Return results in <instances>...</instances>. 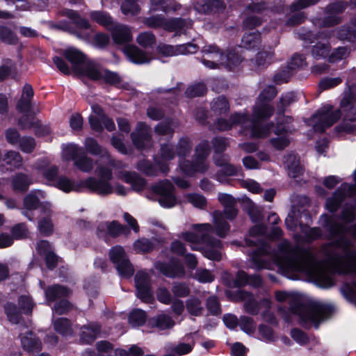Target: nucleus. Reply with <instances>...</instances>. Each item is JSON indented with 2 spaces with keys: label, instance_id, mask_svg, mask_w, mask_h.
Masks as SVG:
<instances>
[{
  "label": "nucleus",
  "instance_id": "nucleus-1",
  "mask_svg": "<svg viewBox=\"0 0 356 356\" xmlns=\"http://www.w3.org/2000/svg\"><path fill=\"white\" fill-rule=\"evenodd\" d=\"M324 227L329 232L330 237L336 238L333 250L328 254L327 264L318 262L307 250L298 246H291L288 241H283L279 245V252L274 257L268 255L266 246L258 249L252 255L253 268H269L267 259L273 258L280 269L285 272L298 271L307 274L317 285L323 288L332 284L330 270L340 273H353L356 274V251L351 246L350 236L356 238V224L347 227L336 222L334 218L323 216Z\"/></svg>",
  "mask_w": 356,
  "mask_h": 356
},
{
  "label": "nucleus",
  "instance_id": "nucleus-2",
  "mask_svg": "<svg viewBox=\"0 0 356 356\" xmlns=\"http://www.w3.org/2000/svg\"><path fill=\"white\" fill-rule=\"evenodd\" d=\"M195 231L181 233V237L190 244L193 250L201 251L204 256L210 260L220 261L222 259V244L216 238L209 236L213 227L211 224H195L193 225Z\"/></svg>",
  "mask_w": 356,
  "mask_h": 356
},
{
  "label": "nucleus",
  "instance_id": "nucleus-3",
  "mask_svg": "<svg viewBox=\"0 0 356 356\" xmlns=\"http://www.w3.org/2000/svg\"><path fill=\"white\" fill-rule=\"evenodd\" d=\"M275 297L279 302H288L290 303V309L292 314H297L300 318L306 323L314 324L318 327L319 323L327 317L331 313V307L323 304H314L305 306L300 304L293 305V296L288 293L277 291Z\"/></svg>",
  "mask_w": 356,
  "mask_h": 356
},
{
  "label": "nucleus",
  "instance_id": "nucleus-4",
  "mask_svg": "<svg viewBox=\"0 0 356 356\" xmlns=\"http://www.w3.org/2000/svg\"><path fill=\"white\" fill-rule=\"evenodd\" d=\"M202 54V63L210 69L223 66L231 70L242 61L241 56L235 51H230L224 55L216 45L205 46Z\"/></svg>",
  "mask_w": 356,
  "mask_h": 356
},
{
  "label": "nucleus",
  "instance_id": "nucleus-5",
  "mask_svg": "<svg viewBox=\"0 0 356 356\" xmlns=\"http://www.w3.org/2000/svg\"><path fill=\"white\" fill-rule=\"evenodd\" d=\"M274 108L268 102L257 100L252 111V124H246L247 129H250V136L254 138H266L269 136L273 124L260 126L256 120L268 119L273 113Z\"/></svg>",
  "mask_w": 356,
  "mask_h": 356
},
{
  "label": "nucleus",
  "instance_id": "nucleus-6",
  "mask_svg": "<svg viewBox=\"0 0 356 356\" xmlns=\"http://www.w3.org/2000/svg\"><path fill=\"white\" fill-rule=\"evenodd\" d=\"M95 172L100 177L99 179L90 177L82 184L88 190L99 195H106L113 193L114 188L109 182L113 177L111 169L99 165L97 166Z\"/></svg>",
  "mask_w": 356,
  "mask_h": 356
},
{
  "label": "nucleus",
  "instance_id": "nucleus-7",
  "mask_svg": "<svg viewBox=\"0 0 356 356\" xmlns=\"http://www.w3.org/2000/svg\"><path fill=\"white\" fill-rule=\"evenodd\" d=\"M209 154V144L207 141L201 142L195 149L193 163L189 161L180 162L181 170L186 175H191L195 172H203L207 170L208 165L206 158Z\"/></svg>",
  "mask_w": 356,
  "mask_h": 356
},
{
  "label": "nucleus",
  "instance_id": "nucleus-8",
  "mask_svg": "<svg viewBox=\"0 0 356 356\" xmlns=\"http://www.w3.org/2000/svg\"><path fill=\"white\" fill-rule=\"evenodd\" d=\"M142 22L147 27L152 29L163 28L169 31H181L185 28L188 29L192 26L191 20L186 21L180 18L166 20L161 15L145 17Z\"/></svg>",
  "mask_w": 356,
  "mask_h": 356
},
{
  "label": "nucleus",
  "instance_id": "nucleus-9",
  "mask_svg": "<svg viewBox=\"0 0 356 356\" xmlns=\"http://www.w3.org/2000/svg\"><path fill=\"white\" fill-rule=\"evenodd\" d=\"M332 107L327 106L318 111L310 120L309 124L315 131L323 132L332 126L341 116L339 110L331 111Z\"/></svg>",
  "mask_w": 356,
  "mask_h": 356
},
{
  "label": "nucleus",
  "instance_id": "nucleus-10",
  "mask_svg": "<svg viewBox=\"0 0 356 356\" xmlns=\"http://www.w3.org/2000/svg\"><path fill=\"white\" fill-rule=\"evenodd\" d=\"M109 258L120 276L129 277L134 275V268L122 246L113 247L109 251Z\"/></svg>",
  "mask_w": 356,
  "mask_h": 356
},
{
  "label": "nucleus",
  "instance_id": "nucleus-11",
  "mask_svg": "<svg viewBox=\"0 0 356 356\" xmlns=\"http://www.w3.org/2000/svg\"><path fill=\"white\" fill-rule=\"evenodd\" d=\"M354 100V95L349 92L345 94L341 102V108L346 111L348 108V111L342 123L337 127L339 131L350 133L356 128V107L352 106Z\"/></svg>",
  "mask_w": 356,
  "mask_h": 356
},
{
  "label": "nucleus",
  "instance_id": "nucleus-12",
  "mask_svg": "<svg viewBox=\"0 0 356 356\" xmlns=\"http://www.w3.org/2000/svg\"><path fill=\"white\" fill-rule=\"evenodd\" d=\"M354 185H348L347 184H341L334 193L332 196L326 200L325 206L329 211L332 213L335 212L341 205L346 195H352L356 193V169L354 172Z\"/></svg>",
  "mask_w": 356,
  "mask_h": 356
},
{
  "label": "nucleus",
  "instance_id": "nucleus-13",
  "mask_svg": "<svg viewBox=\"0 0 356 356\" xmlns=\"http://www.w3.org/2000/svg\"><path fill=\"white\" fill-rule=\"evenodd\" d=\"M154 191L159 195V202L162 207L169 208L175 204L174 186L170 181L166 180L158 183L154 186Z\"/></svg>",
  "mask_w": 356,
  "mask_h": 356
},
{
  "label": "nucleus",
  "instance_id": "nucleus-14",
  "mask_svg": "<svg viewBox=\"0 0 356 356\" xmlns=\"http://www.w3.org/2000/svg\"><path fill=\"white\" fill-rule=\"evenodd\" d=\"M97 235L99 238H106V236L118 237L121 234L129 235L130 231L125 226L120 224L116 220L111 222H102L97 227Z\"/></svg>",
  "mask_w": 356,
  "mask_h": 356
},
{
  "label": "nucleus",
  "instance_id": "nucleus-15",
  "mask_svg": "<svg viewBox=\"0 0 356 356\" xmlns=\"http://www.w3.org/2000/svg\"><path fill=\"white\" fill-rule=\"evenodd\" d=\"M248 115L245 113H234L230 116L229 120L219 118L216 122V127L219 131H227L233 126H240L245 132L247 130L246 124H252Z\"/></svg>",
  "mask_w": 356,
  "mask_h": 356
},
{
  "label": "nucleus",
  "instance_id": "nucleus-16",
  "mask_svg": "<svg viewBox=\"0 0 356 356\" xmlns=\"http://www.w3.org/2000/svg\"><path fill=\"white\" fill-rule=\"evenodd\" d=\"M137 296L143 302H149L152 298L150 289L149 275L143 271H139L135 276Z\"/></svg>",
  "mask_w": 356,
  "mask_h": 356
},
{
  "label": "nucleus",
  "instance_id": "nucleus-17",
  "mask_svg": "<svg viewBox=\"0 0 356 356\" xmlns=\"http://www.w3.org/2000/svg\"><path fill=\"white\" fill-rule=\"evenodd\" d=\"M197 49V46L193 43H187L175 47L165 44H160L157 47L158 52L165 56L194 54Z\"/></svg>",
  "mask_w": 356,
  "mask_h": 356
},
{
  "label": "nucleus",
  "instance_id": "nucleus-18",
  "mask_svg": "<svg viewBox=\"0 0 356 356\" xmlns=\"http://www.w3.org/2000/svg\"><path fill=\"white\" fill-rule=\"evenodd\" d=\"M133 143L138 149L148 146L151 140V129L143 122H138L131 134Z\"/></svg>",
  "mask_w": 356,
  "mask_h": 356
},
{
  "label": "nucleus",
  "instance_id": "nucleus-19",
  "mask_svg": "<svg viewBox=\"0 0 356 356\" xmlns=\"http://www.w3.org/2000/svg\"><path fill=\"white\" fill-rule=\"evenodd\" d=\"M44 197V193L40 190L33 191L28 194L24 200V205L28 210L36 209L40 204L42 207L44 213L49 214L51 213V204L49 202L40 203V199Z\"/></svg>",
  "mask_w": 356,
  "mask_h": 356
},
{
  "label": "nucleus",
  "instance_id": "nucleus-20",
  "mask_svg": "<svg viewBox=\"0 0 356 356\" xmlns=\"http://www.w3.org/2000/svg\"><path fill=\"white\" fill-rule=\"evenodd\" d=\"M155 268L164 275L170 277H183L185 275V270L182 264L178 263L165 264L158 262Z\"/></svg>",
  "mask_w": 356,
  "mask_h": 356
},
{
  "label": "nucleus",
  "instance_id": "nucleus-21",
  "mask_svg": "<svg viewBox=\"0 0 356 356\" xmlns=\"http://www.w3.org/2000/svg\"><path fill=\"white\" fill-rule=\"evenodd\" d=\"M109 31L111 32L113 40L117 44L129 42L132 40L131 31L126 25L115 23Z\"/></svg>",
  "mask_w": 356,
  "mask_h": 356
},
{
  "label": "nucleus",
  "instance_id": "nucleus-22",
  "mask_svg": "<svg viewBox=\"0 0 356 356\" xmlns=\"http://www.w3.org/2000/svg\"><path fill=\"white\" fill-rule=\"evenodd\" d=\"M119 177L126 183L131 184L132 188L136 191H142L146 185L145 179L138 176L136 172L128 171L120 172Z\"/></svg>",
  "mask_w": 356,
  "mask_h": 356
},
{
  "label": "nucleus",
  "instance_id": "nucleus-23",
  "mask_svg": "<svg viewBox=\"0 0 356 356\" xmlns=\"http://www.w3.org/2000/svg\"><path fill=\"white\" fill-rule=\"evenodd\" d=\"M22 345L26 350L29 353H37L41 350V341L33 334L32 332H29L21 337Z\"/></svg>",
  "mask_w": 356,
  "mask_h": 356
},
{
  "label": "nucleus",
  "instance_id": "nucleus-24",
  "mask_svg": "<svg viewBox=\"0 0 356 356\" xmlns=\"http://www.w3.org/2000/svg\"><path fill=\"white\" fill-rule=\"evenodd\" d=\"M71 293L72 291L69 289L63 286L55 284L47 288L45 291V296L47 300L52 302L58 298H67Z\"/></svg>",
  "mask_w": 356,
  "mask_h": 356
},
{
  "label": "nucleus",
  "instance_id": "nucleus-25",
  "mask_svg": "<svg viewBox=\"0 0 356 356\" xmlns=\"http://www.w3.org/2000/svg\"><path fill=\"white\" fill-rule=\"evenodd\" d=\"M124 53L131 62L136 64H142L150 60L149 57L136 46L126 47Z\"/></svg>",
  "mask_w": 356,
  "mask_h": 356
},
{
  "label": "nucleus",
  "instance_id": "nucleus-26",
  "mask_svg": "<svg viewBox=\"0 0 356 356\" xmlns=\"http://www.w3.org/2000/svg\"><path fill=\"white\" fill-rule=\"evenodd\" d=\"M237 296L239 299L244 301V307L245 311L252 315L257 314L259 311V304L256 302L252 294L244 291H238Z\"/></svg>",
  "mask_w": 356,
  "mask_h": 356
},
{
  "label": "nucleus",
  "instance_id": "nucleus-27",
  "mask_svg": "<svg viewBox=\"0 0 356 356\" xmlns=\"http://www.w3.org/2000/svg\"><path fill=\"white\" fill-rule=\"evenodd\" d=\"M215 233L220 237H225L229 230V224L225 220L223 213L219 211L213 213Z\"/></svg>",
  "mask_w": 356,
  "mask_h": 356
},
{
  "label": "nucleus",
  "instance_id": "nucleus-28",
  "mask_svg": "<svg viewBox=\"0 0 356 356\" xmlns=\"http://www.w3.org/2000/svg\"><path fill=\"white\" fill-rule=\"evenodd\" d=\"M100 333V327L97 323H92L84 325L81 327V340L83 343H90L92 342Z\"/></svg>",
  "mask_w": 356,
  "mask_h": 356
},
{
  "label": "nucleus",
  "instance_id": "nucleus-29",
  "mask_svg": "<svg viewBox=\"0 0 356 356\" xmlns=\"http://www.w3.org/2000/svg\"><path fill=\"white\" fill-rule=\"evenodd\" d=\"M31 184V178L24 173H17L12 178V186L16 191H26Z\"/></svg>",
  "mask_w": 356,
  "mask_h": 356
},
{
  "label": "nucleus",
  "instance_id": "nucleus-30",
  "mask_svg": "<svg viewBox=\"0 0 356 356\" xmlns=\"http://www.w3.org/2000/svg\"><path fill=\"white\" fill-rule=\"evenodd\" d=\"M96 162L88 156L86 154L81 153L78 159H76L74 165L83 172L90 173L94 169Z\"/></svg>",
  "mask_w": 356,
  "mask_h": 356
},
{
  "label": "nucleus",
  "instance_id": "nucleus-31",
  "mask_svg": "<svg viewBox=\"0 0 356 356\" xmlns=\"http://www.w3.org/2000/svg\"><path fill=\"white\" fill-rule=\"evenodd\" d=\"M224 8L225 4L221 0H204V3L195 6V9L198 12L204 13L216 12Z\"/></svg>",
  "mask_w": 356,
  "mask_h": 356
},
{
  "label": "nucleus",
  "instance_id": "nucleus-32",
  "mask_svg": "<svg viewBox=\"0 0 356 356\" xmlns=\"http://www.w3.org/2000/svg\"><path fill=\"white\" fill-rule=\"evenodd\" d=\"M3 161L11 170L19 169L23 165L22 156L18 152L13 150L7 152L4 155Z\"/></svg>",
  "mask_w": 356,
  "mask_h": 356
},
{
  "label": "nucleus",
  "instance_id": "nucleus-33",
  "mask_svg": "<svg viewBox=\"0 0 356 356\" xmlns=\"http://www.w3.org/2000/svg\"><path fill=\"white\" fill-rule=\"evenodd\" d=\"M36 168L48 181H54L58 175V168L56 165H48L46 161H40Z\"/></svg>",
  "mask_w": 356,
  "mask_h": 356
},
{
  "label": "nucleus",
  "instance_id": "nucleus-34",
  "mask_svg": "<svg viewBox=\"0 0 356 356\" xmlns=\"http://www.w3.org/2000/svg\"><path fill=\"white\" fill-rule=\"evenodd\" d=\"M285 163L289 176L295 178L302 173V168L300 165L299 159L295 155L290 154L287 156Z\"/></svg>",
  "mask_w": 356,
  "mask_h": 356
},
{
  "label": "nucleus",
  "instance_id": "nucleus-35",
  "mask_svg": "<svg viewBox=\"0 0 356 356\" xmlns=\"http://www.w3.org/2000/svg\"><path fill=\"white\" fill-rule=\"evenodd\" d=\"M211 109L216 115L227 113L229 110V104L227 99L222 96L213 99L211 104Z\"/></svg>",
  "mask_w": 356,
  "mask_h": 356
},
{
  "label": "nucleus",
  "instance_id": "nucleus-36",
  "mask_svg": "<svg viewBox=\"0 0 356 356\" xmlns=\"http://www.w3.org/2000/svg\"><path fill=\"white\" fill-rule=\"evenodd\" d=\"M82 148L76 144L70 143L65 145L62 150V157L65 161L73 160L75 162L76 159H78L81 155Z\"/></svg>",
  "mask_w": 356,
  "mask_h": 356
},
{
  "label": "nucleus",
  "instance_id": "nucleus-37",
  "mask_svg": "<svg viewBox=\"0 0 356 356\" xmlns=\"http://www.w3.org/2000/svg\"><path fill=\"white\" fill-rule=\"evenodd\" d=\"M186 308L188 314L193 316H200L204 312L201 300L196 297H191L186 301Z\"/></svg>",
  "mask_w": 356,
  "mask_h": 356
},
{
  "label": "nucleus",
  "instance_id": "nucleus-38",
  "mask_svg": "<svg viewBox=\"0 0 356 356\" xmlns=\"http://www.w3.org/2000/svg\"><path fill=\"white\" fill-rule=\"evenodd\" d=\"M18 125L22 129H28L32 127L35 128V134L40 136H43L49 134V129L47 127H38L36 122L30 120L28 116L22 117L18 121Z\"/></svg>",
  "mask_w": 356,
  "mask_h": 356
},
{
  "label": "nucleus",
  "instance_id": "nucleus-39",
  "mask_svg": "<svg viewBox=\"0 0 356 356\" xmlns=\"http://www.w3.org/2000/svg\"><path fill=\"white\" fill-rule=\"evenodd\" d=\"M90 17L97 23L110 30L115 24L107 13L100 11L92 12L90 15Z\"/></svg>",
  "mask_w": 356,
  "mask_h": 356
},
{
  "label": "nucleus",
  "instance_id": "nucleus-40",
  "mask_svg": "<svg viewBox=\"0 0 356 356\" xmlns=\"http://www.w3.org/2000/svg\"><path fill=\"white\" fill-rule=\"evenodd\" d=\"M54 330L63 336L71 335L72 333V325L68 319L59 318L54 321Z\"/></svg>",
  "mask_w": 356,
  "mask_h": 356
},
{
  "label": "nucleus",
  "instance_id": "nucleus-41",
  "mask_svg": "<svg viewBox=\"0 0 356 356\" xmlns=\"http://www.w3.org/2000/svg\"><path fill=\"white\" fill-rule=\"evenodd\" d=\"M103 71H104V69L90 63L85 65L84 69L81 73L86 75L90 79L98 81L102 80Z\"/></svg>",
  "mask_w": 356,
  "mask_h": 356
},
{
  "label": "nucleus",
  "instance_id": "nucleus-42",
  "mask_svg": "<svg viewBox=\"0 0 356 356\" xmlns=\"http://www.w3.org/2000/svg\"><path fill=\"white\" fill-rule=\"evenodd\" d=\"M330 46L326 42H318L312 47V55L315 59L325 58L330 51Z\"/></svg>",
  "mask_w": 356,
  "mask_h": 356
},
{
  "label": "nucleus",
  "instance_id": "nucleus-43",
  "mask_svg": "<svg viewBox=\"0 0 356 356\" xmlns=\"http://www.w3.org/2000/svg\"><path fill=\"white\" fill-rule=\"evenodd\" d=\"M260 42V35L258 32L245 33L241 40V46L245 49L255 47Z\"/></svg>",
  "mask_w": 356,
  "mask_h": 356
},
{
  "label": "nucleus",
  "instance_id": "nucleus-44",
  "mask_svg": "<svg viewBox=\"0 0 356 356\" xmlns=\"http://www.w3.org/2000/svg\"><path fill=\"white\" fill-rule=\"evenodd\" d=\"M102 73L103 76L102 80L106 83L116 86L118 87H124V85L122 83V79L118 73L105 69Z\"/></svg>",
  "mask_w": 356,
  "mask_h": 356
},
{
  "label": "nucleus",
  "instance_id": "nucleus-45",
  "mask_svg": "<svg viewBox=\"0 0 356 356\" xmlns=\"http://www.w3.org/2000/svg\"><path fill=\"white\" fill-rule=\"evenodd\" d=\"M64 54L74 66L81 64L84 60V55L76 49L69 48L65 50Z\"/></svg>",
  "mask_w": 356,
  "mask_h": 356
},
{
  "label": "nucleus",
  "instance_id": "nucleus-46",
  "mask_svg": "<svg viewBox=\"0 0 356 356\" xmlns=\"http://www.w3.org/2000/svg\"><path fill=\"white\" fill-rule=\"evenodd\" d=\"M341 219L344 222H352L356 219V206L346 204L341 213Z\"/></svg>",
  "mask_w": 356,
  "mask_h": 356
},
{
  "label": "nucleus",
  "instance_id": "nucleus-47",
  "mask_svg": "<svg viewBox=\"0 0 356 356\" xmlns=\"http://www.w3.org/2000/svg\"><path fill=\"white\" fill-rule=\"evenodd\" d=\"M63 15L72 19L78 28L84 29L90 28L89 22L86 19L81 18L76 12L72 10H65Z\"/></svg>",
  "mask_w": 356,
  "mask_h": 356
},
{
  "label": "nucleus",
  "instance_id": "nucleus-48",
  "mask_svg": "<svg viewBox=\"0 0 356 356\" xmlns=\"http://www.w3.org/2000/svg\"><path fill=\"white\" fill-rule=\"evenodd\" d=\"M137 0H124L121 6L122 13L126 15L134 16L139 13L140 8Z\"/></svg>",
  "mask_w": 356,
  "mask_h": 356
},
{
  "label": "nucleus",
  "instance_id": "nucleus-49",
  "mask_svg": "<svg viewBox=\"0 0 356 356\" xmlns=\"http://www.w3.org/2000/svg\"><path fill=\"white\" fill-rule=\"evenodd\" d=\"M17 146L24 153L30 154L34 151L36 143L31 136H22Z\"/></svg>",
  "mask_w": 356,
  "mask_h": 356
},
{
  "label": "nucleus",
  "instance_id": "nucleus-50",
  "mask_svg": "<svg viewBox=\"0 0 356 356\" xmlns=\"http://www.w3.org/2000/svg\"><path fill=\"white\" fill-rule=\"evenodd\" d=\"M56 186L58 188L66 193L72 191H79L80 188L79 185L75 184L65 177H60L57 181Z\"/></svg>",
  "mask_w": 356,
  "mask_h": 356
},
{
  "label": "nucleus",
  "instance_id": "nucleus-51",
  "mask_svg": "<svg viewBox=\"0 0 356 356\" xmlns=\"http://www.w3.org/2000/svg\"><path fill=\"white\" fill-rule=\"evenodd\" d=\"M0 40L8 44H15L17 42V38L15 33L5 26H0Z\"/></svg>",
  "mask_w": 356,
  "mask_h": 356
},
{
  "label": "nucleus",
  "instance_id": "nucleus-52",
  "mask_svg": "<svg viewBox=\"0 0 356 356\" xmlns=\"http://www.w3.org/2000/svg\"><path fill=\"white\" fill-rule=\"evenodd\" d=\"M137 42L142 47H148L156 42L155 35L149 31L140 33L136 38Z\"/></svg>",
  "mask_w": 356,
  "mask_h": 356
},
{
  "label": "nucleus",
  "instance_id": "nucleus-53",
  "mask_svg": "<svg viewBox=\"0 0 356 356\" xmlns=\"http://www.w3.org/2000/svg\"><path fill=\"white\" fill-rule=\"evenodd\" d=\"M146 320L145 313L141 309H136L130 313L129 316V323L132 326H140Z\"/></svg>",
  "mask_w": 356,
  "mask_h": 356
},
{
  "label": "nucleus",
  "instance_id": "nucleus-54",
  "mask_svg": "<svg viewBox=\"0 0 356 356\" xmlns=\"http://www.w3.org/2000/svg\"><path fill=\"white\" fill-rule=\"evenodd\" d=\"M171 291L175 298H185L190 293L189 287L186 284L183 282H175Z\"/></svg>",
  "mask_w": 356,
  "mask_h": 356
},
{
  "label": "nucleus",
  "instance_id": "nucleus-55",
  "mask_svg": "<svg viewBox=\"0 0 356 356\" xmlns=\"http://www.w3.org/2000/svg\"><path fill=\"white\" fill-rule=\"evenodd\" d=\"M5 312L10 322L14 324L19 323L21 316L15 304H6L5 306Z\"/></svg>",
  "mask_w": 356,
  "mask_h": 356
},
{
  "label": "nucleus",
  "instance_id": "nucleus-56",
  "mask_svg": "<svg viewBox=\"0 0 356 356\" xmlns=\"http://www.w3.org/2000/svg\"><path fill=\"white\" fill-rule=\"evenodd\" d=\"M17 108L22 113L36 114L39 113L40 110L33 108V104L31 99H27L24 97H21L17 104Z\"/></svg>",
  "mask_w": 356,
  "mask_h": 356
},
{
  "label": "nucleus",
  "instance_id": "nucleus-57",
  "mask_svg": "<svg viewBox=\"0 0 356 356\" xmlns=\"http://www.w3.org/2000/svg\"><path fill=\"white\" fill-rule=\"evenodd\" d=\"M38 231L44 236H49L54 230V225L49 218H42L38 221Z\"/></svg>",
  "mask_w": 356,
  "mask_h": 356
},
{
  "label": "nucleus",
  "instance_id": "nucleus-58",
  "mask_svg": "<svg viewBox=\"0 0 356 356\" xmlns=\"http://www.w3.org/2000/svg\"><path fill=\"white\" fill-rule=\"evenodd\" d=\"M238 325L241 330L248 334L253 333L257 325L252 318L245 316L240 318Z\"/></svg>",
  "mask_w": 356,
  "mask_h": 356
},
{
  "label": "nucleus",
  "instance_id": "nucleus-59",
  "mask_svg": "<svg viewBox=\"0 0 356 356\" xmlns=\"http://www.w3.org/2000/svg\"><path fill=\"white\" fill-rule=\"evenodd\" d=\"M134 248L137 252L145 253L152 251L154 248V245L148 239L140 238L134 243Z\"/></svg>",
  "mask_w": 356,
  "mask_h": 356
},
{
  "label": "nucleus",
  "instance_id": "nucleus-60",
  "mask_svg": "<svg viewBox=\"0 0 356 356\" xmlns=\"http://www.w3.org/2000/svg\"><path fill=\"white\" fill-rule=\"evenodd\" d=\"M86 150L93 155H100L103 153L102 147L92 138H86L84 142Z\"/></svg>",
  "mask_w": 356,
  "mask_h": 356
},
{
  "label": "nucleus",
  "instance_id": "nucleus-61",
  "mask_svg": "<svg viewBox=\"0 0 356 356\" xmlns=\"http://www.w3.org/2000/svg\"><path fill=\"white\" fill-rule=\"evenodd\" d=\"M206 86L202 83H198L189 86L186 90V95L188 97H195L205 94Z\"/></svg>",
  "mask_w": 356,
  "mask_h": 356
},
{
  "label": "nucleus",
  "instance_id": "nucleus-62",
  "mask_svg": "<svg viewBox=\"0 0 356 356\" xmlns=\"http://www.w3.org/2000/svg\"><path fill=\"white\" fill-rule=\"evenodd\" d=\"M174 325V321L166 314H161L155 319V325L161 330L171 328Z\"/></svg>",
  "mask_w": 356,
  "mask_h": 356
},
{
  "label": "nucleus",
  "instance_id": "nucleus-63",
  "mask_svg": "<svg viewBox=\"0 0 356 356\" xmlns=\"http://www.w3.org/2000/svg\"><path fill=\"white\" fill-rule=\"evenodd\" d=\"M186 198L188 202L197 208L203 209L207 204V200L205 197L200 194H187Z\"/></svg>",
  "mask_w": 356,
  "mask_h": 356
},
{
  "label": "nucleus",
  "instance_id": "nucleus-64",
  "mask_svg": "<svg viewBox=\"0 0 356 356\" xmlns=\"http://www.w3.org/2000/svg\"><path fill=\"white\" fill-rule=\"evenodd\" d=\"M259 333L260 336L266 341H274L277 339V336L273 330L266 325H260L259 326Z\"/></svg>",
  "mask_w": 356,
  "mask_h": 356
}]
</instances>
